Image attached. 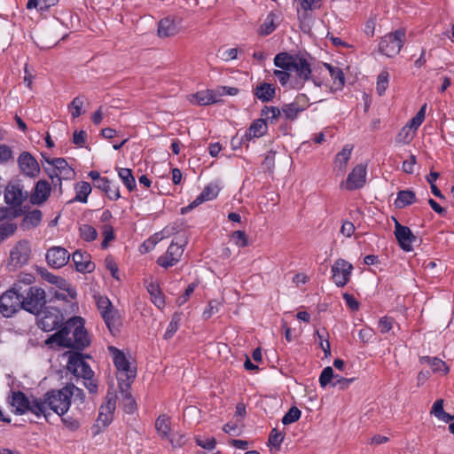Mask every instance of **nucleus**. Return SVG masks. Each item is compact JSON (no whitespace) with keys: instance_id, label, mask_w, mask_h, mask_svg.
<instances>
[{"instance_id":"1","label":"nucleus","mask_w":454,"mask_h":454,"mask_svg":"<svg viewBox=\"0 0 454 454\" xmlns=\"http://www.w3.org/2000/svg\"><path fill=\"white\" fill-rule=\"evenodd\" d=\"M45 343L47 345L56 343L62 348L83 350L90 343L83 318L81 317L69 318L61 328L45 340Z\"/></svg>"},{"instance_id":"2","label":"nucleus","mask_w":454,"mask_h":454,"mask_svg":"<svg viewBox=\"0 0 454 454\" xmlns=\"http://www.w3.org/2000/svg\"><path fill=\"white\" fill-rule=\"evenodd\" d=\"M28 192L24 191L20 181H11L4 190V201L10 207L0 208V220L17 218L23 214L21 206L27 199Z\"/></svg>"},{"instance_id":"3","label":"nucleus","mask_w":454,"mask_h":454,"mask_svg":"<svg viewBox=\"0 0 454 454\" xmlns=\"http://www.w3.org/2000/svg\"><path fill=\"white\" fill-rule=\"evenodd\" d=\"M97 308L111 333L119 332L121 325V319L118 309H116L111 301L104 295H94Z\"/></svg>"},{"instance_id":"4","label":"nucleus","mask_w":454,"mask_h":454,"mask_svg":"<svg viewBox=\"0 0 454 454\" xmlns=\"http://www.w3.org/2000/svg\"><path fill=\"white\" fill-rule=\"evenodd\" d=\"M70 387L61 389H51L44 394L48 409L59 416H63L70 408L72 391Z\"/></svg>"},{"instance_id":"5","label":"nucleus","mask_w":454,"mask_h":454,"mask_svg":"<svg viewBox=\"0 0 454 454\" xmlns=\"http://www.w3.org/2000/svg\"><path fill=\"white\" fill-rule=\"evenodd\" d=\"M21 286L15 283L12 288L0 296V313L5 317H11L21 309Z\"/></svg>"},{"instance_id":"6","label":"nucleus","mask_w":454,"mask_h":454,"mask_svg":"<svg viewBox=\"0 0 454 454\" xmlns=\"http://www.w3.org/2000/svg\"><path fill=\"white\" fill-rule=\"evenodd\" d=\"M21 294V309L34 315L40 314L46 304L44 290L38 286H30Z\"/></svg>"},{"instance_id":"7","label":"nucleus","mask_w":454,"mask_h":454,"mask_svg":"<svg viewBox=\"0 0 454 454\" xmlns=\"http://www.w3.org/2000/svg\"><path fill=\"white\" fill-rule=\"evenodd\" d=\"M405 41V31L403 29H397L395 32L384 35L380 43V51L388 58L397 55Z\"/></svg>"},{"instance_id":"8","label":"nucleus","mask_w":454,"mask_h":454,"mask_svg":"<svg viewBox=\"0 0 454 454\" xmlns=\"http://www.w3.org/2000/svg\"><path fill=\"white\" fill-rule=\"evenodd\" d=\"M292 72H295L296 79L292 82L291 89L301 90L304 82L311 79V65L308 59L299 54H295L294 63L292 65Z\"/></svg>"},{"instance_id":"9","label":"nucleus","mask_w":454,"mask_h":454,"mask_svg":"<svg viewBox=\"0 0 454 454\" xmlns=\"http://www.w3.org/2000/svg\"><path fill=\"white\" fill-rule=\"evenodd\" d=\"M31 248L28 241L20 240L10 251L7 267L10 270L21 268L26 265L30 258Z\"/></svg>"},{"instance_id":"10","label":"nucleus","mask_w":454,"mask_h":454,"mask_svg":"<svg viewBox=\"0 0 454 454\" xmlns=\"http://www.w3.org/2000/svg\"><path fill=\"white\" fill-rule=\"evenodd\" d=\"M112 348L116 352L114 357V364L118 371V384L125 383V387H130L136 378V370L131 369L129 360L122 352L115 348Z\"/></svg>"},{"instance_id":"11","label":"nucleus","mask_w":454,"mask_h":454,"mask_svg":"<svg viewBox=\"0 0 454 454\" xmlns=\"http://www.w3.org/2000/svg\"><path fill=\"white\" fill-rule=\"evenodd\" d=\"M42 315L38 319V326L44 332H51L59 327L64 325V317L62 312L53 307H45L44 310L42 309Z\"/></svg>"},{"instance_id":"12","label":"nucleus","mask_w":454,"mask_h":454,"mask_svg":"<svg viewBox=\"0 0 454 454\" xmlns=\"http://www.w3.org/2000/svg\"><path fill=\"white\" fill-rule=\"evenodd\" d=\"M67 367L76 377H81L83 380L93 378V371L80 352H69Z\"/></svg>"},{"instance_id":"13","label":"nucleus","mask_w":454,"mask_h":454,"mask_svg":"<svg viewBox=\"0 0 454 454\" xmlns=\"http://www.w3.org/2000/svg\"><path fill=\"white\" fill-rule=\"evenodd\" d=\"M353 265L344 259H337L332 266V280L338 287L345 286L350 280Z\"/></svg>"},{"instance_id":"14","label":"nucleus","mask_w":454,"mask_h":454,"mask_svg":"<svg viewBox=\"0 0 454 454\" xmlns=\"http://www.w3.org/2000/svg\"><path fill=\"white\" fill-rule=\"evenodd\" d=\"M185 244V242L172 241L166 253L157 259L158 265L165 269L176 265L184 254Z\"/></svg>"},{"instance_id":"15","label":"nucleus","mask_w":454,"mask_h":454,"mask_svg":"<svg viewBox=\"0 0 454 454\" xmlns=\"http://www.w3.org/2000/svg\"><path fill=\"white\" fill-rule=\"evenodd\" d=\"M366 183V167L362 164L356 165L344 182L340 184L348 191L361 189Z\"/></svg>"},{"instance_id":"16","label":"nucleus","mask_w":454,"mask_h":454,"mask_svg":"<svg viewBox=\"0 0 454 454\" xmlns=\"http://www.w3.org/2000/svg\"><path fill=\"white\" fill-rule=\"evenodd\" d=\"M394 221L395 236L400 247L406 252L412 251V243L416 241V236L409 227L402 225L395 218H394Z\"/></svg>"},{"instance_id":"17","label":"nucleus","mask_w":454,"mask_h":454,"mask_svg":"<svg viewBox=\"0 0 454 454\" xmlns=\"http://www.w3.org/2000/svg\"><path fill=\"white\" fill-rule=\"evenodd\" d=\"M47 263L54 268L59 269L65 266L70 260L69 252L62 247H52L46 253Z\"/></svg>"},{"instance_id":"18","label":"nucleus","mask_w":454,"mask_h":454,"mask_svg":"<svg viewBox=\"0 0 454 454\" xmlns=\"http://www.w3.org/2000/svg\"><path fill=\"white\" fill-rule=\"evenodd\" d=\"M18 164L20 171L27 176L35 177L40 172L38 162L28 152L20 153Z\"/></svg>"},{"instance_id":"19","label":"nucleus","mask_w":454,"mask_h":454,"mask_svg":"<svg viewBox=\"0 0 454 454\" xmlns=\"http://www.w3.org/2000/svg\"><path fill=\"white\" fill-rule=\"evenodd\" d=\"M51 192V184L46 180H39L35 183L34 191L30 195V203L33 205H42L50 197Z\"/></svg>"},{"instance_id":"20","label":"nucleus","mask_w":454,"mask_h":454,"mask_svg":"<svg viewBox=\"0 0 454 454\" xmlns=\"http://www.w3.org/2000/svg\"><path fill=\"white\" fill-rule=\"evenodd\" d=\"M253 95L262 103H268L276 97V86L272 83L262 82L253 88Z\"/></svg>"},{"instance_id":"21","label":"nucleus","mask_w":454,"mask_h":454,"mask_svg":"<svg viewBox=\"0 0 454 454\" xmlns=\"http://www.w3.org/2000/svg\"><path fill=\"white\" fill-rule=\"evenodd\" d=\"M426 108L427 105L425 104L416 114V115L411 118V120H410V121L400 130L399 137L403 136V134H405V142H410L413 137V134L411 133V130L412 129H417L424 121Z\"/></svg>"},{"instance_id":"22","label":"nucleus","mask_w":454,"mask_h":454,"mask_svg":"<svg viewBox=\"0 0 454 454\" xmlns=\"http://www.w3.org/2000/svg\"><path fill=\"white\" fill-rule=\"evenodd\" d=\"M72 260L75 269L79 272H92L95 270V264L90 261V255L86 252L76 250L72 254Z\"/></svg>"},{"instance_id":"23","label":"nucleus","mask_w":454,"mask_h":454,"mask_svg":"<svg viewBox=\"0 0 454 454\" xmlns=\"http://www.w3.org/2000/svg\"><path fill=\"white\" fill-rule=\"evenodd\" d=\"M48 411L49 409L44 395L43 397H35L31 395L27 412L32 413L37 419L43 417L46 421H49V416L51 415V412Z\"/></svg>"},{"instance_id":"24","label":"nucleus","mask_w":454,"mask_h":454,"mask_svg":"<svg viewBox=\"0 0 454 454\" xmlns=\"http://www.w3.org/2000/svg\"><path fill=\"white\" fill-rule=\"evenodd\" d=\"M31 395L27 396L22 391L12 392L11 405L13 407L14 413L17 415H22L27 412Z\"/></svg>"},{"instance_id":"25","label":"nucleus","mask_w":454,"mask_h":454,"mask_svg":"<svg viewBox=\"0 0 454 454\" xmlns=\"http://www.w3.org/2000/svg\"><path fill=\"white\" fill-rule=\"evenodd\" d=\"M179 32L178 24L171 17L161 19L158 24V35L160 37L174 36Z\"/></svg>"},{"instance_id":"26","label":"nucleus","mask_w":454,"mask_h":454,"mask_svg":"<svg viewBox=\"0 0 454 454\" xmlns=\"http://www.w3.org/2000/svg\"><path fill=\"white\" fill-rule=\"evenodd\" d=\"M23 219L20 223V227L23 230H30L37 227L43 219V213L40 209H33L22 214Z\"/></svg>"},{"instance_id":"27","label":"nucleus","mask_w":454,"mask_h":454,"mask_svg":"<svg viewBox=\"0 0 454 454\" xmlns=\"http://www.w3.org/2000/svg\"><path fill=\"white\" fill-rule=\"evenodd\" d=\"M302 12L297 9L298 19L303 24L310 17V12L321 7L322 0H298Z\"/></svg>"},{"instance_id":"28","label":"nucleus","mask_w":454,"mask_h":454,"mask_svg":"<svg viewBox=\"0 0 454 454\" xmlns=\"http://www.w3.org/2000/svg\"><path fill=\"white\" fill-rule=\"evenodd\" d=\"M51 164L56 172L62 177V179H72L74 176V169L68 166L64 158H54L52 160H46Z\"/></svg>"},{"instance_id":"29","label":"nucleus","mask_w":454,"mask_h":454,"mask_svg":"<svg viewBox=\"0 0 454 454\" xmlns=\"http://www.w3.org/2000/svg\"><path fill=\"white\" fill-rule=\"evenodd\" d=\"M121 400L126 413L131 414L137 410V403L129 391L130 387H125V383L119 384Z\"/></svg>"},{"instance_id":"30","label":"nucleus","mask_w":454,"mask_h":454,"mask_svg":"<svg viewBox=\"0 0 454 454\" xmlns=\"http://www.w3.org/2000/svg\"><path fill=\"white\" fill-rule=\"evenodd\" d=\"M95 186L103 191L111 200H117L121 197L119 186L114 184L107 177L100 179V183L95 184Z\"/></svg>"},{"instance_id":"31","label":"nucleus","mask_w":454,"mask_h":454,"mask_svg":"<svg viewBox=\"0 0 454 454\" xmlns=\"http://www.w3.org/2000/svg\"><path fill=\"white\" fill-rule=\"evenodd\" d=\"M268 129L267 123L265 122V120L262 119H257L254 120L248 129L246 131L245 137L247 140H251L254 137H262Z\"/></svg>"},{"instance_id":"32","label":"nucleus","mask_w":454,"mask_h":454,"mask_svg":"<svg viewBox=\"0 0 454 454\" xmlns=\"http://www.w3.org/2000/svg\"><path fill=\"white\" fill-rule=\"evenodd\" d=\"M353 147L349 145H346L340 152H339L334 160V168L338 169L341 173H344L347 168V164L350 159Z\"/></svg>"},{"instance_id":"33","label":"nucleus","mask_w":454,"mask_h":454,"mask_svg":"<svg viewBox=\"0 0 454 454\" xmlns=\"http://www.w3.org/2000/svg\"><path fill=\"white\" fill-rule=\"evenodd\" d=\"M193 100L199 106H208L218 101L215 93L213 90H201L192 95Z\"/></svg>"},{"instance_id":"34","label":"nucleus","mask_w":454,"mask_h":454,"mask_svg":"<svg viewBox=\"0 0 454 454\" xmlns=\"http://www.w3.org/2000/svg\"><path fill=\"white\" fill-rule=\"evenodd\" d=\"M75 197L70 201H77L82 203H87L88 197L91 192V186L88 182L82 181L75 184Z\"/></svg>"},{"instance_id":"35","label":"nucleus","mask_w":454,"mask_h":454,"mask_svg":"<svg viewBox=\"0 0 454 454\" xmlns=\"http://www.w3.org/2000/svg\"><path fill=\"white\" fill-rule=\"evenodd\" d=\"M415 200L416 195L412 191L402 190L397 192V197L395 200V206L397 208H403L413 204Z\"/></svg>"},{"instance_id":"36","label":"nucleus","mask_w":454,"mask_h":454,"mask_svg":"<svg viewBox=\"0 0 454 454\" xmlns=\"http://www.w3.org/2000/svg\"><path fill=\"white\" fill-rule=\"evenodd\" d=\"M219 188L215 184H208L200 192V194L194 200L195 205H200L201 203L212 200L218 195Z\"/></svg>"},{"instance_id":"37","label":"nucleus","mask_w":454,"mask_h":454,"mask_svg":"<svg viewBox=\"0 0 454 454\" xmlns=\"http://www.w3.org/2000/svg\"><path fill=\"white\" fill-rule=\"evenodd\" d=\"M155 428L162 439L169 438L170 419L165 415L159 416L155 421Z\"/></svg>"},{"instance_id":"38","label":"nucleus","mask_w":454,"mask_h":454,"mask_svg":"<svg viewBox=\"0 0 454 454\" xmlns=\"http://www.w3.org/2000/svg\"><path fill=\"white\" fill-rule=\"evenodd\" d=\"M295 55L287 52H280L274 58V65L284 70H292V65Z\"/></svg>"},{"instance_id":"39","label":"nucleus","mask_w":454,"mask_h":454,"mask_svg":"<svg viewBox=\"0 0 454 454\" xmlns=\"http://www.w3.org/2000/svg\"><path fill=\"white\" fill-rule=\"evenodd\" d=\"M118 176L129 192H132L136 189V180L130 168H118Z\"/></svg>"},{"instance_id":"40","label":"nucleus","mask_w":454,"mask_h":454,"mask_svg":"<svg viewBox=\"0 0 454 454\" xmlns=\"http://www.w3.org/2000/svg\"><path fill=\"white\" fill-rule=\"evenodd\" d=\"M147 290L151 295L152 301L157 306L159 309H161L165 306V299L164 294L161 293L158 285L151 283L147 286Z\"/></svg>"},{"instance_id":"41","label":"nucleus","mask_w":454,"mask_h":454,"mask_svg":"<svg viewBox=\"0 0 454 454\" xmlns=\"http://www.w3.org/2000/svg\"><path fill=\"white\" fill-rule=\"evenodd\" d=\"M281 113H282V110H280L277 106H265L262 109L261 115L262 117V119L265 120L266 123H267V121H270L271 123H273L275 121H277L279 118V116L281 115Z\"/></svg>"},{"instance_id":"42","label":"nucleus","mask_w":454,"mask_h":454,"mask_svg":"<svg viewBox=\"0 0 454 454\" xmlns=\"http://www.w3.org/2000/svg\"><path fill=\"white\" fill-rule=\"evenodd\" d=\"M284 439L285 433L278 431L277 428H273L269 434L268 444L278 450Z\"/></svg>"},{"instance_id":"43","label":"nucleus","mask_w":454,"mask_h":454,"mask_svg":"<svg viewBox=\"0 0 454 454\" xmlns=\"http://www.w3.org/2000/svg\"><path fill=\"white\" fill-rule=\"evenodd\" d=\"M79 233L80 237L87 242L93 241L98 237L97 230L92 225L90 224L81 225L79 228Z\"/></svg>"},{"instance_id":"44","label":"nucleus","mask_w":454,"mask_h":454,"mask_svg":"<svg viewBox=\"0 0 454 454\" xmlns=\"http://www.w3.org/2000/svg\"><path fill=\"white\" fill-rule=\"evenodd\" d=\"M389 74L387 70H382L377 77L376 90L380 96L384 95L388 87Z\"/></svg>"},{"instance_id":"45","label":"nucleus","mask_w":454,"mask_h":454,"mask_svg":"<svg viewBox=\"0 0 454 454\" xmlns=\"http://www.w3.org/2000/svg\"><path fill=\"white\" fill-rule=\"evenodd\" d=\"M339 378V375L334 374V372L331 366L325 367L320 376L319 384L322 387H325L329 383L333 382L334 379Z\"/></svg>"},{"instance_id":"46","label":"nucleus","mask_w":454,"mask_h":454,"mask_svg":"<svg viewBox=\"0 0 454 454\" xmlns=\"http://www.w3.org/2000/svg\"><path fill=\"white\" fill-rule=\"evenodd\" d=\"M281 110L285 118L289 121H294L299 114L301 113V109L294 103L285 104Z\"/></svg>"},{"instance_id":"47","label":"nucleus","mask_w":454,"mask_h":454,"mask_svg":"<svg viewBox=\"0 0 454 454\" xmlns=\"http://www.w3.org/2000/svg\"><path fill=\"white\" fill-rule=\"evenodd\" d=\"M325 67L328 69L330 75L333 82H338L339 86H343L345 83L344 74L340 67H334L330 64L325 63Z\"/></svg>"},{"instance_id":"48","label":"nucleus","mask_w":454,"mask_h":454,"mask_svg":"<svg viewBox=\"0 0 454 454\" xmlns=\"http://www.w3.org/2000/svg\"><path fill=\"white\" fill-rule=\"evenodd\" d=\"M301 411L296 406H293L284 415L281 421L284 425H289L294 422H296L301 418Z\"/></svg>"},{"instance_id":"49","label":"nucleus","mask_w":454,"mask_h":454,"mask_svg":"<svg viewBox=\"0 0 454 454\" xmlns=\"http://www.w3.org/2000/svg\"><path fill=\"white\" fill-rule=\"evenodd\" d=\"M395 323V321L393 317H382L379 320L378 329L381 333H389L393 329Z\"/></svg>"},{"instance_id":"50","label":"nucleus","mask_w":454,"mask_h":454,"mask_svg":"<svg viewBox=\"0 0 454 454\" xmlns=\"http://www.w3.org/2000/svg\"><path fill=\"white\" fill-rule=\"evenodd\" d=\"M13 160V152L12 147L0 143V165L6 164Z\"/></svg>"},{"instance_id":"51","label":"nucleus","mask_w":454,"mask_h":454,"mask_svg":"<svg viewBox=\"0 0 454 454\" xmlns=\"http://www.w3.org/2000/svg\"><path fill=\"white\" fill-rule=\"evenodd\" d=\"M104 239L101 243L102 248L106 249L108 247V244L110 241L115 239L114 229L111 225H104L102 231Z\"/></svg>"},{"instance_id":"52","label":"nucleus","mask_w":454,"mask_h":454,"mask_svg":"<svg viewBox=\"0 0 454 454\" xmlns=\"http://www.w3.org/2000/svg\"><path fill=\"white\" fill-rule=\"evenodd\" d=\"M179 317L177 315H174L171 321L169 322L166 332L164 333V339L168 340L172 338V336L176 333L178 329V322H179Z\"/></svg>"},{"instance_id":"53","label":"nucleus","mask_w":454,"mask_h":454,"mask_svg":"<svg viewBox=\"0 0 454 454\" xmlns=\"http://www.w3.org/2000/svg\"><path fill=\"white\" fill-rule=\"evenodd\" d=\"M234 243L239 247H245L248 245L247 237L243 231H235L231 234Z\"/></svg>"},{"instance_id":"54","label":"nucleus","mask_w":454,"mask_h":454,"mask_svg":"<svg viewBox=\"0 0 454 454\" xmlns=\"http://www.w3.org/2000/svg\"><path fill=\"white\" fill-rule=\"evenodd\" d=\"M222 306L221 302L217 300H212L208 302L207 309L203 312L205 319L210 318L214 314L219 311V308Z\"/></svg>"},{"instance_id":"55","label":"nucleus","mask_w":454,"mask_h":454,"mask_svg":"<svg viewBox=\"0 0 454 454\" xmlns=\"http://www.w3.org/2000/svg\"><path fill=\"white\" fill-rule=\"evenodd\" d=\"M238 52L239 50L237 48L220 49L218 51V57H220L223 61H230L237 59Z\"/></svg>"},{"instance_id":"56","label":"nucleus","mask_w":454,"mask_h":454,"mask_svg":"<svg viewBox=\"0 0 454 454\" xmlns=\"http://www.w3.org/2000/svg\"><path fill=\"white\" fill-rule=\"evenodd\" d=\"M195 442L200 447H201L205 450H211L215 449V444H216V441L214 437L201 439L200 437L197 436V437H195Z\"/></svg>"},{"instance_id":"57","label":"nucleus","mask_w":454,"mask_h":454,"mask_svg":"<svg viewBox=\"0 0 454 454\" xmlns=\"http://www.w3.org/2000/svg\"><path fill=\"white\" fill-rule=\"evenodd\" d=\"M17 229L14 223H3L0 225V239L4 240L7 237L12 235Z\"/></svg>"},{"instance_id":"58","label":"nucleus","mask_w":454,"mask_h":454,"mask_svg":"<svg viewBox=\"0 0 454 454\" xmlns=\"http://www.w3.org/2000/svg\"><path fill=\"white\" fill-rule=\"evenodd\" d=\"M83 106V100L81 97L74 98L69 107H72L74 111L72 112V117L74 119L79 117L82 114V107Z\"/></svg>"},{"instance_id":"59","label":"nucleus","mask_w":454,"mask_h":454,"mask_svg":"<svg viewBox=\"0 0 454 454\" xmlns=\"http://www.w3.org/2000/svg\"><path fill=\"white\" fill-rule=\"evenodd\" d=\"M276 29V26L274 25L273 20L268 17L264 22L262 24L259 34L261 35H268L271 34Z\"/></svg>"},{"instance_id":"60","label":"nucleus","mask_w":454,"mask_h":454,"mask_svg":"<svg viewBox=\"0 0 454 454\" xmlns=\"http://www.w3.org/2000/svg\"><path fill=\"white\" fill-rule=\"evenodd\" d=\"M292 70H274L273 74L277 77L282 86H286L291 77Z\"/></svg>"},{"instance_id":"61","label":"nucleus","mask_w":454,"mask_h":454,"mask_svg":"<svg viewBox=\"0 0 454 454\" xmlns=\"http://www.w3.org/2000/svg\"><path fill=\"white\" fill-rule=\"evenodd\" d=\"M173 448H180L186 442V436L183 434H174L168 438Z\"/></svg>"},{"instance_id":"62","label":"nucleus","mask_w":454,"mask_h":454,"mask_svg":"<svg viewBox=\"0 0 454 454\" xmlns=\"http://www.w3.org/2000/svg\"><path fill=\"white\" fill-rule=\"evenodd\" d=\"M431 367L435 372H442L443 374H446L449 372V368L447 367L445 362L437 357H434Z\"/></svg>"},{"instance_id":"63","label":"nucleus","mask_w":454,"mask_h":454,"mask_svg":"<svg viewBox=\"0 0 454 454\" xmlns=\"http://www.w3.org/2000/svg\"><path fill=\"white\" fill-rule=\"evenodd\" d=\"M309 99L306 94L301 93L297 95L294 101L293 102L301 112L306 110L309 106Z\"/></svg>"},{"instance_id":"64","label":"nucleus","mask_w":454,"mask_h":454,"mask_svg":"<svg viewBox=\"0 0 454 454\" xmlns=\"http://www.w3.org/2000/svg\"><path fill=\"white\" fill-rule=\"evenodd\" d=\"M195 287H196V285L194 283H192L190 284L185 291H184V294L180 295L177 299H176V304L180 307L182 305H184L189 299L190 295L194 292L195 290Z\"/></svg>"}]
</instances>
